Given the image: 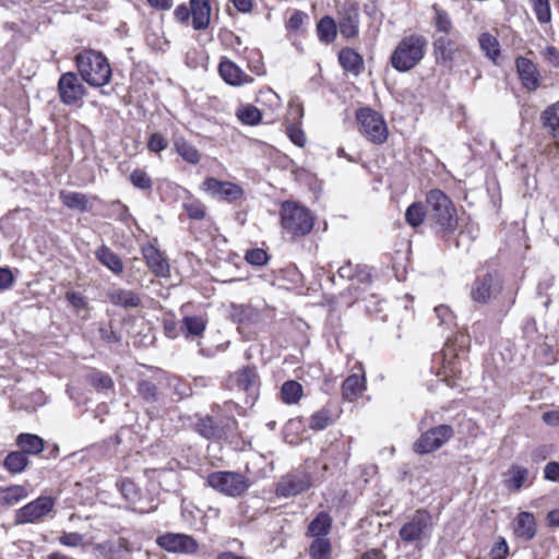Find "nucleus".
Here are the masks:
<instances>
[{"mask_svg":"<svg viewBox=\"0 0 559 559\" xmlns=\"http://www.w3.org/2000/svg\"><path fill=\"white\" fill-rule=\"evenodd\" d=\"M81 80L92 87H103L111 79L112 71L108 59L99 51L87 49L75 57Z\"/></svg>","mask_w":559,"mask_h":559,"instance_id":"obj_1","label":"nucleus"},{"mask_svg":"<svg viewBox=\"0 0 559 559\" xmlns=\"http://www.w3.org/2000/svg\"><path fill=\"white\" fill-rule=\"evenodd\" d=\"M427 40L420 35L403 38L391 56L392 67L401 72L416 67L425 56Z\"/></svg>","mask_w":559,"mask_h":559,"instance_id":"obj_2","label":"nucleus"},{"mask_svg":"<svg viewBox=\"0 0 559 559\" xmlns=\"http://www.w3.org/2000/svg\"><path fill=\"white\" fill-rule=\"evenodd\" d=\"M429 216L444 233H452L457 226L455 209L448 195L439 190H430L426 195Z\"/></svg>","mask_w":559,"mask_h":559,"instance_id":"obj_3","label":"nucleus"},{"mask_svg":"<svg viewBox=\"0 0 559 559\" xmlns=\"http://www.w3.org/2000/svg\"><path fill=\"white\" fill-rule=\"evenodd\" d=\"M281 223L283 228L294 236H305L313 228V216L306 207L285 201L281 207Z\"/></svg>","mask_w":559,"mask_h":559,"instance_id":"obj_4","label":"nucleus"},{"mask_svg":"<svg viewBox=\"0 0 559 559\" xmlns=\"http://www.w3.org/2000/svg\"><path fill=\"white\" fill-rule=\"evenodd\" d=\"M433 530L432 515L424 509L416 510L408 522L399 532L400 538L407 544L420 545L429 540Z\"/></svg>","mask_w":559,"mask_h":559,"instance_id":"obj_5","label":"nucleus"},{"mask_svg":"<svg viewBox=\"0 0 559 559\" xmlns=\"http://www.w3.org/2000/svg\"><path fill=\"white\" fill-rule=\"evenodd\" d=\"M206 485L222 495L236 498L249 489L250 481L240 473L219 471L207 475Z\"/></svg>","mask_w":559,"mask_h":559,"instance_id":"obj_6","label":"nucleus"},{"mask_svg":"<svg viewBox=\"0 0 559 559\" xmlns=\"http://www.w3.org/2000/svg\"><path fill=\"white\" fill-rule=\"evenodd\" d=\"M357 121L360 133L373 144H382L388 140V126L379 112L370 108L357 111Z\"/></svg>","mask_w":559,"mask_h":559,"instance_id":"obj_7","label":"nucleus"},{"mask_svg":"<svg viewBox=\"0 0 559 559\" xmlns=\"http://www.w3.org/2000/svg\"><path fill=\"white\" fill-rule=\"evenodd\" d=\"M454 435L450 425H440L424 432L414 443V451L418 454H427L439 450Z\"/></svg>","mask_w":559,"mask_h":559,"instance_id":"obj_8","label":"nucleus"},{"mask_svg":"<svg viewBox=\"0 0 559 559\" xmlns=\"http://www.w3.org/2000/svg\"><path fill=\"white\" fill-rule=\"evenodd\" d=\"M58 93L61 103L67 106H74L82 102L86 88L74 72H66L59 78Z\"/></svg>","mask_w":559,"mask_h":559,"instance_id":"obj_9","label":"nucleus"},{"mask_svg":"<svg viewBox=\"0 0 559 559\" xmlns=\"http://www.w3.org/2000/svg\"><path fill=\"white\" fill-rule=\"evenodd\" d=\"M55 503L53 498L40 496L15 512V523L27 524L40 521L52 511Z\"/></svg>","mask_w":559,"mask_h":559,"instance_id":"obj_10","label":"nucleus"},{"mask_svg":"<svg viewBox=\"0 0 559 559\" xmlns=\"http://www.w3.org/2000/svg\"><path fill=\"white\" fill-rule=\"evenodd\" d=\"M201 189L212 198L228 203L236 202L243 197V190L240 186L230 181H222L214 177L205 178Z\"/></svg>","mask_w":559,"mask_h":559,"instance_id":"obj_11","label":"nucleus"},{"mask_svg":"<svg viewBox=\"0 0 559 559\" xmlns=\"http://www.w3.org/2000/svg\"><path fill=\"white\" fill-rule=\"evenodd\" d=\"M312 485L311 476L305 471H296L282 477L276 486L278 497H293L308 490Z\"/></svg>","mask_w":559,"mask_h":559,"instance_id":"obj_12","label":"nucleus"},{"mask_svg":"<svg viewBox=\"0 0 559 559\" xmlns=\"http://www.w3.org/2000/svg\"><path fill=\"white\" fill-rule=\"evenodd\" d=\"M164 550L173 554L193 555L198 551L199 544L190 535L180 533H167L156 540Z\"/></svg>","mask_w":559,"mask_h":559,"instance_id":"obj_13","label":"nucleus"},{"mask_svg":"<svg viewBox=\"0 0 559 559\" xmlns=\"http://www.w3.org/2000/svg\"><path fill=\"white\" fill-rule=\"evenodd\" d=\"M500 290L498 280L490 273L477 276L471 288V297L475 302L486 304Z\"/></svg>","mask_w":559,"mask_h":559,"instance_id":"obj_14","label":"nucleus"},{"mask_svg":"<svg viewBox=\"0 0 559 559\" xmlns=\"http://www.w3.org/2000/svg\"><path fill=\"white\" fill-rule=\"evenodd\" d=\"M338 27L346 38H354L359 33V8L356 3L346 2L341 8Z\"/></svg>","mask_w":559,"mask_h":559,"instance_id":"obj_15","label":"nucleus"},{"mask_svg":"<svg viewBox=\"0 0 559 559\" xmlns=\"http://www.w3.org/2000/svg\"><path fill=\"white\" fill-rule=\"evenodd\" d=\"M515 66L523 87L528 92L536 91L540 85V74L534 62L525 57H518Z\"/></svg>","mask_w":559,"mask_h":559,"instance_id":"obj_16","label":"nucleus"},{"mask_svg":"<svg viewBox=\"0 0 559 559\" xmlns=\"http://www.w3.org/2000/svg\"><path fill=\"white\" fill-rule=\"evenodd\" d=\"M106 296L114 306L124 309L138 308L142 305V298L132 289L114 286L107 290Z\"/></svg>","mask_w":559,"mask_h":559,"instance_id":"obj_17","label":"nucleus"},{"mask_svg":"<svg viewBox=\"0 0 559 559\" xmlns=\"http://www.w3.org/2000/svg\"><path fill=\"white\" fill-rule=\"evenodd\" d=\"M531 483V473L524 466L512 464L503 473V485L509 491H520L525 485Z\"/></svg>","mask_w":559,"mask_h":559,"instance_id":"obj_18","label":"nucleus"},{"mask_svg":"<svg viewBox=\"0 0 559 559\" xmlns=\"http://www.w3.org/2000/svg\"><path fill=\"white\" fill-rule=\"evenodd\" d=\"M218 72L222 79L229 85L241 86L253 81L251 76L245 73L235 62L223 59L218 66Z\"/></svg>","mask_w":559,"mask_h":559,"instance_id":"obj_19","label":"nucleus"},{"mask_svg":"<svg viewBox=\"0 0 559 559\" xmlns=\"http://www.w3.org/2000/svg\"><path fill=\"white\" fill-rule=\"evenodd\" d=\"M230 381L238 390L248 393L251 397L255 396L259 378L254 368L247 367L241 369L230 378Z\"/></svg>","mask_w":559,"mask_h":559,"instance_id":"obj_20","label":"nucleus"},{"mask_svg":"<svg viewBox=\"0 0 559 559\" xmlns=\"http://www.w3.org/2000/svg\"><path fill=\"white\" fill-rule=\"evenodd\" d=\"M433 50L437 59H442L444 62H451L460 51L456 40L449 35H440L433 40Z\"/></svg>","mask_w":559,"mask_h":559,"instance_id":"obj_21","label":"nucleus"},{"mask_svg":"<svg viewBox=\"0 0 559 559\" xmlns=\"http://www.w3.org/2000/svg\"><path fill=\"white\" fill-rule=\"evenodd\" d=\"M442 371L441 373L444 376V379L449 377H457L462 372L461 368V359L459 354L452 347V345L447 344L442 352Z\"/></svg>","mask_w":559,"mask_h":559,"instance_id":"obj_22","label":"nucleus"},{"mask_svg":"<svg viewBox=\"0 0 559 559\" xmlns=\"http://www.w3.org/2000/svg\"><path fill=\"white\" fill-rule=\"evenodd\" d=\"M514 533L524 540H531L536 535V521L532 513L520 512L515 519Z\"/></svg>","mask_w":559,"mask_h":559,"instance_id":"obj_23","label":"nucleus"},{"mask_svg":"<svg viewBox=\"0 0 559 559\" xmlns=\"http://www.w3.org/2000/svg\"><path fill=\"white\" fill-rule=\"evenodd\" d=\"M192 25L194 29L207 27L211 17V7L207 0H191Z\"/></svg>","mask_w":559,"mask_h":559,"instance_id":"obj_24","label":"nucleus"},{"mask_svg":"<svg viewBox=\"0 0 559 559\" xmlns=\"http://www.w3.org/2000/svg\"><path fill=\"white\" fill-rule=\"evenodd\" d=\"M206 320L202 316H186L181 322L182 335L187 340L201 337L206 329Z\"/></svg>","mask_w":559,"mask_h":559,"instance_id":"obj_25","label":"nucleus"},{"mask_svg":"<svg viewBox=\"0 0 559 559\" xmlns=\"http://www.w3.org/2000/svg\"><path fill=\"white\" fill-rule=\"evenodd\" d=\"M59 198L63 205L71 210L87 212L92 207L91 198L81 192L62 190L59 194Z\"/></svg>","mask_w":559,"mask_h":559,"instance_id":"obj_26","label":"nucleus"},{"mask_svg":"<svg viewBox=\"0 0 559 559\" xmlns=\"http://www.w3.org/2000/svg\"><path fill=\"white\" fill-rule=\"evenodd\" d=\"M542 126L547 130L550 138H558L559 134V100L547 106L540 114Z\"/></svg>","mask_w":559,"mask_h":559,"instance_id":"obj_27","label":"nucleus"},{"mask_svg":"<svg viewBox=\"0 0 559 559\" xmlns=\"http://www.w3.org/2000/svg\"><path fill=\"white\" fill-rule=\"evenodd\" d=\"M96 259L114 274L119 275L123 272V262L107 246H102L95 251Z\"/></svg>","mask_w":559,"mask_h":559,"instance_id":"obj_28","label":"nucleus"},{"mask_svg":"<svg viewBox=\"0 0 559 559\" xmlns=\"http://www.w3.org/2000/svg\"><path fill=\"white\" fill-rule=\"evenodd\" d=\"M28 491L22 485L0 487V507H12L27 498Z\"/></svg>","mask_w":559,"mask_h":559,"instance_id":"obj_29","label":"nucleus"},{"mask_svg":"<svg viewBox=\"0 0 559 559\" xmlns=\"http://www.w3.org/2000/svg\"><path fill=\"white\" fill-rule=\"evenodd\" d=\"M338 61L344 70L358 75L364 69L361 56L350 48H344L338 53Z\"/></svg>","mask_w":559,"mask_h":559,"instance_id":"obj_30","label":"nucleus"},{"mask_svg":"<svg viewBox=\"0 0 559 559\" xmlns=\"http://www.w3.org/2000/svg\"><path fill=\"white\" fill-rule=\"evenodd\" d=\"M365 377L359 374L348 376L342 386L343 397L349 402L356 400L365 390Z\"/></svg>","mask_w":559,"mask_h":559,"instance_id":"obj_31","label":"nucleus"},{"mask_svg":"<svg viewBox=\"0 0 559 559\" xmlns=\"http://www.w3.org/2000/svg\"><path fill=\"white\" fill-rule=\"evenodd\" d=\"M150 270L158 276L166 275L168 272V264L163 258L162 253L154 247H148L143 250Z\"/></svg>","mask_w":559,"mask_h":559,"instance_id":"obj_32","label":"nucleus"},{"mask_svg":"<svg viewBox=\"0 0 559 559\" xmlns=\"http://www.w3.org/2000/svg\"><path fill=\"white\" fill-rule=\"evenodd\" d=\"M478 44L485 56L496 63L500 56V44L497 37L488 32L481 33L478 37Z\"/></svg>","mask_w":559,"mask_h":559,"instance_id":"obj_33","label":"nucleus"},{"mask_svg":"<svg viewBox=\"0 0 559 559\" xmlns=\"http://www.w3.org/2000/svg\"><path fill=\"white\" fill-rule=\"evenodd\" d=\"M17 445L25 454L37 455L44 450V440L37 435L21 433L17 437Z\"/></svg>","mask_w":559,"mask_h":559,"instance_id":"obj_34","label":"nucleus"},{"mask_svg":"<svg viewBox=\"0 0 559 559\" xmlns=\"http://www.w3.org/2000/svg\"><path fill=\"white\" fill-rule=\"evenodd\" d=\"M176 152L189 164L195 165L201 160V154L197 147L185 140L183 138H177L174 142Z\"/></svg>","mask_w":559,"mask_h":559,"instance_id":"obj_35","label":"nucleus"},{"mask_svg":"<svg viewBox=\"0 0 559 559\" xmlns=\"http://www.w3.org/2000/svg\"><path fill=\"white\" fill-rule=\"evenodd\" d=\"M332 525L331 516L325 512H320L309 524L308 532L313 537H322L329 534Z\"/></svg>","mask_w":559,"mask_h":559,"instance_id":"obj_36","label":"nucleus"},{"mask_svg":"<svg viewBox=\"0 0 559 559\" xmlns=\"http://www.w3.org/2000/svg\"><path fill=\"white\" fill-rule=\"evenodd\" d=\"M195 429L206 439L217 440L224 436L223 428L216 425L211 417L200 418L195 425Z\"/></svg>","mask_w":559,"mask_h":559,"instance_id":"obj_37","label":"nucleus"},{"mask_svg":"<svg viewBox=\"0 0 559 559\" xmlns=\"http://www.w3.org/2000/svg\"><path fill=\"white\" fill-rule=\"evenodd\" d=\"M28 465L27 455L23 451L10 452L3 462V466L7 471L13 474L23 472Z\"/></svg>","mask_w":559,"mask_h":559,"instance_id":"obj_38","label":"nucleus"},{"mask_svg":"<svg viewBox=\"0 0 559 559\" xmlns=\"http://www.w3.org/2000/svg\"><path fill=\"white\" fill-rule=\"evenodd\" d=\"M338 275L342 278L353 280L358 278L360 282L369 281L370 274L365 267L360 265H353L350 262L345 263L337 270Z\"/></svg>","mask_w":559,"mask_h":559,"instance_id":"obj_39","label":"nucleus"},{"mask_svg":"<svg viewBox=\"0 0 559 559\" xmlns=\"http://www.w3.org/2000/svg\"><path fill=\"white\" fill-rule=\"evenodd\" d=\"M302 395L301 385L294 380L286 381L281 389V396L285 404L297 403Z\"/></svg>","mask_w":559,"mask_h":559,"instance_id":"obj_40","label":"nucleus"},{"mask_svg":"<svg viewBox=\"0 0 559 559\" xmlns=\"http://www.w3.org/2000/svg\"><path fill=\"white\" fill-rule=\"evenodd\" d=\"M318 36L325 43H331L335 39L337 27L334 20L330 16L322 17L317 25Z\"/></svg>","mask_w":559,"mask_h":559,"instance_id":"obj_41","label":"nucleus"},{"mask_svg":"<svg viewBox=\"0 0 559 559\" xmlns=\"http://www.w3.org/2000/svg\"><path fill=\"white\" fill-rule=\"evenodd\" d=\"M182 206L191 219L201 221L205 217L206 207L198 199L189 195L182 203Z\"/></svg>","mask_w":559,"mask_h":559,"instance_id":"obj_42","label":"nucleus"},{"mask_svg":"<svg viewBox=\"0 0 559 559\" xmlns=\"http://www.w3.org/2000/svg\"><path fill=\"white\" fill-rule=\"evenodd\" d=\"M331 550L330 540L319 537L311 543L309 554L312 559H330Z\"/></svg>","mask_w":559,"mask_h":559,"instance_id":"obj_43","label":"nucleus"},{"mask_svg":"<svg viewBox=\"0 0 559 559\" xmlns=\"http://www.w3.org/2000/svg\"><path fill=\"white\" fill-rule=\"evenodd\" d=\"M432 10L435 11L433 24L437 31L442 33V35H450L453 29V24L449 14L441 10L437 4H433Z\"/></svg>","mask_w":559,"mask_h":559,"instance_id":"obj_44","label":"nucleus"},{"mask_svg":"<svg viewBox=\"0 0 559 559\" xmlns=\"http://www.w3.org/2000/svg\"><path fill=\"white\" fill-rule=\"evenodd\" d=\"M426 216L425 207L421 203L411 204L405 212V221L412 227H418L423 224Z\"/></svg>","mask_w":559,"mask_h":559,"instance_id":"obj_45","label":"nucleus"},{"mask_svg":"<svg viewBox=\"0 0 559 559\" xmlns=\"http://www.w3.org/2000/svg\"><path fill=\"white\" fill-rule=\"evenodd\" d=\"M236 115L242 123L249 126L258 124L262 118L260 110L252 105H247L238 108Z\"/></svg>","mask_w":559,"mask_h":559,"instance_id":"obj_46","label":"nucleus"},{"mask_svg":"<svg viewBox=\"0 0 559 559\" xmlns=\"http://www.w3.org/2000/svg\"><path fill=\"white\" fill-rule=\"evenodd\" d=\"M87 381L95 388L100 390H109L114 382L109 374L98 370H93L87 374Z\"/></svg>","mask_w":559,"mask_h":559,"instance_id":"obj_47","label":"nucleus"},{"mask_svg":"<svg viewBox=\"0 0 559 559\" xmlns=\"http://www.w3.org/2000/svg\"><path fill=\"white\" fill-rule=\"evenodd\" d=\"M534 13L539 23L546 24L551 20V10L548 0H531Z\"/></svg>","mask_w":559,"mask_h":559,"instance_id":"obj_48","label":"nucleus"},{"mask_svg":"<svg viewBox=\"0 0 559 559\" xmlns=\"http://www.w3.org/2000/svg\"><path fill=\"white\" fill-rule=\"evenodd\" d=\"M332 423L331 414L323 408L310 417L309 427L313 430H323Z\"/></svg>","mask_w":559,"mask_h":559,"instance_id":"obj_49","label":"nucleus"},{"mask_svg":"<svg viewBox=\"0 0 559 559\" xmlns=\"http://www.w3.org/2000/svg\"><path fill=\"white\" fill-rule=\"evenodd\" d=\"M132 185L141 190H150L153 186L152 179L143 169H134L130 175Z\"/></svg>","mask_w":559,"mask_h":559,"instance_id":"obj_50","label":"nucleus"},{"mask_svg":"<svg viewBox=\"0 0 559 559\" xmlns=\"http://www.w3.org/2000/svg\"><path fill=\"white\" fill-rule=\"evenodd\" d=\"M120 492L130 503H135L140 498V490L135 484L130 479H123L120 483Z\"/></svg>","mask_w":559,"mask_h":559,"instance_id":"obj_51","label":"nucleus"},{"mask_svg":"<svg viewBox=\"0 0 559 559\" xmlns=\"http://www.w3.org/2000/svg\"><path fill=\"white\" fill-rule=\"evenodd\" d=\"M138 393L146 402H155L157 399V389L155 384L147 380H141L138 383Z\"/></svg>","mask_w":559,"mask_h":559,"instance_id":"obj_52","label":"nucleus"},{"mask_svg":"<svg viewBox=\"0 0 559 559\" xmlns=\"http://www.w3.org/2000/svg\"><path fill=\"white\" fill-rule=\"evenodd\" d=\"M308 20V15L299 10L293 11L292 15L286 22V27L289 31L298 32L302 28L304 24Z\"/></svg>","mask_w":559,"mask_h":559,"instance_id":"obj_53","label":"nucleus"},{"mask_svg":"<svg viewBox=\"0 0 559 559\" xmlns=\"http://www.w3.org/2000/svg\"><path fill=\"white\" fill-rule=\"evenodd\" d=\"M435 313L439 319L440 325L451 326L452 324H454V313L448 306L439 305L435 307Z\"/></svg>","mask_w":559,"mask_h":559,"instance_id":"obj_54","label":"nucleus"},{"mask_svg":"<svg viewBox=\"0 0 559 559\" xmlns=\"http://www.w3.org/2000/svg\"><path fill=\"white\" fill-rule=\"evenodd\" d=\"M59 543L67 547H80L84 544V536L76 532H64L59 537Z\"/></svg>","mask_w":559,"mask_h":559,"instance_id":"obj_55","label":"nucleus"},{"mask_svg":"<svg viewBox=\"0 0 559 559\" xmlns=\"http://www.w3.org/2000/svg\"><path fill=\"white\" fill-rule=\"evenodd\" d=\"M267 254L263 249L257 248L247 251L246 260L248 263L257 266L264 265L267 262Z\"/></svg>","mask_w":559,"mask_h":559,"instance_id":"obj_56","label":"nucleus"},{"mask_svg":"<svg viewBox=\"0 0 559 559\" xmlns=\"http://www.w3.org/2000/svg\"><path fill=\"white\" fill-rule=\"evenodd\" d=\"M287 135L297 146L301 147L306 143V135L304 131L295 122L287 126Z\"/></svg>","mask_w":559,"mask_h":559,"instance_id":"obj_57","label":"nucleus"},{"mask_svg":"<svg viewBox=\"0 0 559 559\" xmlns=\"http://www.w3.org/2000/svg\"><path fill=\"white\" fill-rule=\"evenodd\" d=\"M168 146V141L159 133H153L147 142V147L150 151L159 153L164 151Z\"/></svg>","mask_w":559,"mask_h":559,"instance_id":"obj_58","label":"nucleus"},{"mask_svg":"<svg viewBox=\"0 0 559 559\" xmlns=\"http://www.w3.org/2000/svg\"><path fill=\"white\" fill-rule=\"evenodd\" d=\"M118 549L119 545L112 540H106L95 545V550L105 558H112Z\"/></svg>","mask_w":559,"mask_h":559,"instance_id":"obj_59","label":"nucleus"},{"mask_svg":"<svg viewBox=\"0 0 559 559\" xmlns=\"http://www.w3.org/2000/svg\"><path fill=\"white\" fill-rule=\"evenodd\" d=\"M164 333L169 338H176L182 334L181 325L179 326L174 319H165Z\"/></svg>","mask_w":559,"mask_h":559,"instance_id":"obj_60","label":"nucleus"},{"mask_svg":"<svg viewBox=\"0 0 559 559\" xmlns=\"http://www.w3.org/2000/svg\"><path fill=\"white\" fill-rule=\"evenodd\" d=\"M508 544L504 538H500L490 551L491 559H506L508 555Z\"/></svg>","mask_w":559,"mask_h":559,"instance_id":"obj_61","label":"nucleus"},{"mask_svg":"<svg viewBox=\"0 0 559 559\" xmlns=\"http://www.w3.org/2000/svg\"><path fill=\"white\" fill-rule=\"evenodd\" d=\"M67 300L76 309H83L87 306V301L85 297L78 292H69L67 293Z\"/></svg>","mask_w":559,"mask_h":559,"instance_id":"obj_62","label":"nucleus"},{"mask_svg":"<svg viewBox=\"0 0 559 559\" xmlns=\"http://www.w3.org/2000/svg\"><path fill=\"white\" fill-rule=\"evenodd\" d=\"M542 56L554 67H559V51L554 46H547L543 51Z\"/></svg>","mask_w":559,"mask_h":559,"instance_id":"obj_63","label":"nucleus"},{"mask_svg":"<svg viewBox=\"0 0 559 559\" xmlns=\"http://www.w3.org/2000/svg\"><path fill=\"white\" fill-rule=\"evenodd\" d=\"M545 478L551 481L559 480V463L549 462L544 469Z\"/></svg>","mask_w":559,"mask_h":559,"instance_id":"obj_64","label":"nucleus"}]
</instances>
